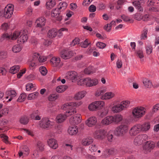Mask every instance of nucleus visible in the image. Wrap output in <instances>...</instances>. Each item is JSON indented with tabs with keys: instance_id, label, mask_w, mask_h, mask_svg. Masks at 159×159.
Returning <instances> with one entry per match:
<instances>
[{
	"instance_id": "f257e3e1",
	"label": "nucleus",
	"mask_w": 159,
	"mask_h": 159,
	"mask_svg": "<svg viewBox=\"0 0 159 159\" xmlns=\"http://www.w3.org/2000/svg\"><path fill=\"white\" fill-rule=\"evenodd\" d=\"M129 124V121L128 120H124L121 124L116 128L115 131V135L117 136H122L127 133Z\"/></svg>"
},
{
	"instance_id": "49530a36",
	"label": "nucleus",
	"mask_w": 159,
	"mask_h": 159,
	"mask_svg": "<svg viewBox=\"0 0 159 159\" xmlns=\"http://www.w3.org/2000/svg\"><path fill=\"white\" fill-rule=\"evenodd\" d=\"M84 72L87 74H90L94 72L93 67L92 66H89L85 68L84 70Z\"/></svg>"
},
{
	"instance_id": "473e14b6",
	"label": "nucleus",
	"mask_w": 159,
	"mask_h": 159,
	"mask_svg": "<svg viewBox=\"0 0 159 159\" xmlns=\"http://www.w3.org/2000/svg\"><path fill=\"white\" fill-rule=\"evenodd\" d=\"M67 116L65 114V113L64 114H61L58 115L56 117V120L57 122L60 123L64 122Z\"/></svg>"
},
{
	"instance_id": "2eb2a0df",
	"label": "nucleus",
	"mask_w": 159,
	"mask_h": 159,
	"mask_svg": "<svg viewBox=\"0 0 159 159\" xmlns=\"http://www.w3.org/2000/svg\"><path fill=\"white\" fill-rule=\"evenodd\" d=\"M91 78L87 77L82 78L79 80L77 82V84L79 86L90 87Z\"/></svg>"
},
{
	"instance_id": "de8ad7c7",
	"label": "nucleus",
	"mask_w": 159,
	"mask_h": 159,
	"mask_svg": "<svg viewBox=\"0 0 159 159\" xmlns=\"http://www.w3.org/2000/svg\"><path fill=\"white\" fill-rule=\"evenodd\" d=\"M44 143L41 141H39L37 144V148L40 151H42L44 150Z\"/></svg>"
},
{
	"instance_id": "a211bd4d",
	"label": "nucleus",
	"mask_w": 159,
	"mask_h": 159,
	"mask_svg": "<svg viewBox=\"0 0 159 159\" xmlns=\"http://www.w3.org/2000/svg\"><path fill=\"white\" fill-rule=\"evenodd\" d=\"M81 116L79 114H76L70 117V123L72 125H77L81 122Z\"/></svg>"
},
{
	"instance_id": "aec40b11",
	"label": "nucleus",
	"mask_w": 159,
	"mask_h": 159,
	"mask_svg": "<svg viewBox=\"0 0 159 159\" xmlns=\"http://www.w3.org/2000/svg\"><path fill=\"white\" fill-rule=\"evenodd\" d=\"M32 57L34 60L41 63L45 61L47 59L46 57L41 56L40 54L37 52L34 53L32 55Z\"/></svg>"
},
{
	"instance_id": "e2e57ef3",
	"label": "nucleus",
	"mask_w": 159,
	"mask_h": 159,
	"mask_svg": "<svg viewBox=\"0 0 159 159\" xmlns=\"http://www.w3.org/2000/svg\"><path fill=\"white\" fill-rule=\"evenodd\" d=\"M106 91V90L104 89H101L97 90L95 93V95L96 96H99L102 95L103 93Z\"/></svg>"
},
{
	"instance_id": "e433bc0d",
	"label": "nucleus",
	"mask_w": 159,
	"mask_h": 159,
	"mask_svg": "<svg viewBox=\"0 0 159 159\" xmlns=\"http://www.w3.org/2000/svg\"><path fill=\"white\" fill-rule=\"evenodd\" d=\"M57 34V30L54 29H52L50 30L48 33V36L50 38L55 37Z\"/></svg>"
},
{
	"instance_id": "13d9d810",
	"label": "nucleus",
	"mask_w": 159,
	"mask_h": 159,
	"mask_svg": "<svg viewBox=\"0 0 159 159\" xmlns=\"http://www.w3.org/2000/svg\"><path fill=\"white\" fill-rule=\"evenodd\" d=\"M68 31V29L65 28H63L60 29L57 32V34L59 36H61L63 34V32L64 31H66V32H67Z\"/></svg>"
},
{
	"instance_id": "8fccbe9b",
	"label": "nucleus",
	"mask_w": 159,
	"mask_h": 159,
	"mask_svg": "<svg viewBox=\"0 0 159 159\" xmlns=\"http://www.w3.org/2000/svg\"><path fill=\"white\" fill-rule=\"evenodd\" d=\"M28 61L30 62V66L32 67H35L38 62L37 61L34 60L32 56L29 58Z\"/></svg>"
},
{
	"instance_id": "9b49d317",
	"label": "nucleus",
	"mask_w": 159,
	"mask_h": 159,
	"mask_svg": "<svg viewBox=\"0 0 159 159\" xmlns=\"http://www.w3.org/2000/svg\"><path fill=\"white\" fill-rule=\"evenodd\" d=\"M6 94L7 96L4 99L7 102H10L14 99L17 95L16 91L13 90H7Z\"/></svg>"
},
{
	"instance_id": "6e6552de",
	"label": "nucleus",
	"mask_w": 159,
	"mask_h": 159,
	"mask_svg": "<svg viewBox=\"0 0 159 159\" xmlns=\"http://www.w3.org/2000/svg\"><path fill=\"white\" fill-rule=\"evenodd\" d=\"M148 136L145 134H140L137 136L134 140V143L136 146H139L144 141L148 140Z\"/></svg>"
},
{
	"instance_id": "f3484780",
	"label": "nucleus",
	"mask_w": 159,
	"mask_h": 159,
	"mask_svg": "<svg viewBox=\"0 0 159 159\" xmlns=\"http://www.w3.org/2000/svg\"><path fill=\"white\" fill-rule=\"evenodd\" d=\"M74 53L72 51H69L66 50H63L60 53L61 57L65 59H67L70 58L74 56Z\"/></svg>"
},
{
	"instance_id": "ea45409f",
	"label": "nucleus",
	"mask_w": 159,
	"mask_h": 159,
	"mask_svg": "<svg viewBox=\"0 0 159 159\" xmlns=\"http://www.w3.org/2000/svg\"><path fill=\"white\" fill-rule=\"evenodd\" d=\"M51 159H72V158L68 156H65L61 157L60 155L57 154L52 156Z\"/></svg>"
},
{
	"instance_id": "6ab92c4d",
	"label": "nucleus",
	"mask_w": 159,
	"mask_h": 159,
	"mask_svg": "<svg viewBox=\"0 0 159 159\" xmlns=\"http://www.w3.org/2000/svg\"><path fill=\"white\" fill-rule=\"evenodd\" d=\"M47 143L49 147L53 149H57L58 146L57 140L54 138L48 139L47 140Z\"/></svg>"
},
{
	"instance_id": "1a4fd4ad",
	"label": "nucleus",
	"mask_w": 159,
	"mask_h": 159,
	"mask_svg": "<svg viewBox=\"0 0 159 159\" xmlns=\"http://www.w3.org/2000/svg\"><path fill=\"white\" fill-rule=\"evenodd\" d=\"M107 133V131L105 129H98L94 132L93 136L95 139L102 140L105 138Z\"/></svg>"
},
{
	"instance_id": "5fc2aeb1",
	"label": "nucleus",
	"mask_w": 159,
	"mask_h": 159,
	"mask_svg": "<svg viewBox=\"0 0 159 159\" xmlns=\"http://www.w3.org/2000/svg\"><path fill=\"white\" fill-rule=\"evenodd\" d=\"M148 31L147 29H144L141 34L140 38L141 39L145 40L147 38Z\"/></svg>"
},
{
	"instance_id": "7ed1b4c3",
	"label": "nucleus",
	"mask_w": 159,
	"mask_h": 159,
	"mask_svg": "<svg viewBox=\"0 0 159 159\" xmlns=\"http://www.w3.org/2000/svg\"><path fill=\"white\" fill-rule=\"evenodd\" d=\"M105 106V102L103 101H97L91 103L88 106V109L92 111L102 109Z\"/></svg>"
},
{
	"instance_id": "2f4dec72",
	"label": "nucleus",
	"mask_w": 159,
	"mask_h": 159,
	"mask_svg": "<svg viewBox=\"0 0 159 159\" xmlns=\"http://www.w3.org/2000/svg\"><path fill=\"white\" fill-rule=\"evenodd\" d=\"M111 109L114 113H119L123 111L120 103L114 105L111 107Z\"/></svg>"
},
{
	"instance_id": "c03bdc74",
	"label": "nucleus",
	"mask_w": 159,
	"mask_h": 159,
	"mask_svg": "<svg viewBox=\"0 0 159 159\" xmlns=\"http://www.w3.org/2000/svg\"><path fill=\"white\" fill-rule=\"evenodd\" d=\"M20 66L18 65L13 66L10 68V72L12 74L17 73L19 70Z\"/></svg>"
},
{
	"instance_id": "052dcab7",
	"label": "nucleus",
	"mask_w": 159,
	"mask_h": 159,
	"mask_svg": "<svg viewBox=\"0 0 159 159\" xmlns=\"http://www.w3.org/2000/svg\"><path fill=\"white\" fill-rule=\"evenodd\" d=\"M64 146L65 149L71 152L73 150V146L71 144L66 143Z\"/></svg>"
},
{
	"instance_id": "a878e982",
	"label": "nucleus",
	"mask_w": 159,
	"mask_h": 159,
	"mask_svg": "<svg viewBox=\"0 0 159 159\" xmlns=\"http://www.w3.org/2000/svg\"><path fill=\"white\" fill-rule=\"evenodd\" d=\"M140 127L141 132L145 133L148 131L150 128V123L149 122H145L143 124H140Z\"/></svg>"
},
{
	"instance_id": "3c124183",
	"label": "nucleus",
	"mask_w": 159,
	"mask_h": 159,
	"mask_svg": "<svg viewBox=\"0 0 159 159\" xmlns=\"http://www.w3.org/2000/svg\"><path fill=\"white\" fill-rule=\"evenodd\" d=\"M39 70L41 74L43 76L45 75L48 72L46 68L43 66L40 67L39 68Z\"/></svg>"
},
{
	"instance_id": "864d4df0",
	"label": "nucleus",
	"mask_w": 159,
	"mask_h": 159,
	"mask_svg": "<svg viewBox=\"0 0 159 159\" xmlns=\"http://www.w3.org/2000/svg\"><path fill=\"white\" fill-rule=\"evenodd\" d=\"M27 97L26 94L25 93L21 94L17 100V101L19 102H22L24 101Z\"/></svg>"
},
{
	"instance_id": "b1692460",
	"label": "nucleus",
	"mask_w": 159,
	"mask_h": 159,
	"mask_svg": "<svg viewBox=\"0 0 159 159\" xmlns=\"http://www.w3.org/2000/svg\"><path fill=\"white\" fill-rule=\"evenodd\" d=\"M97 120L96 117L92 116L90 117L85 122L86 124L89 127H92L97 123Z\"/></svg>"
},
{
	"instance_id": "412c9836",
	"label": "nucleus",
	"mask_w": 159,
	"mask_h": 159,
	"mask_svg": "<svg viewBox=\"0 0 159 159\" xmlns=\"http://www.w3.org/2000/svg\"><path fill=\"white\" fill-rule=\"evenodd\" d=\"M30 153V150L29 148L25 146L21 148L18 152V155L19 157H21L23 156H27Z\"/></svg>"
},
{
	"instance_id": "79ce46f5",
	"label": "nucleus",
	"mask_w": 159,
	"mask_h": 159,
	"mask_svg": "<svg viewBox=\"0 0 159 159\" xmlns=\"http://www.w3.org/2000/svg\"><path fill=\"white\" fill-rule=\"evenodd\" d=\"M60 12L61 11L57 8L53 9L51 11V16L52 17L57 16L60 14Z\"/></svg>"
},
{
	"instance_id": "cd10ccee",
	"label": "nucleus",
	"mask_w": 159,
	"mask_h": 159,
	"mask_svg": "<svg viewBox=\"0 0 159 159\" xmlns=\"http://www.w3.org/2000/svg\"><path fill=\"white\" fill-rule=\"evenodd\" d=\"M67 131L70 135H75L78 132V129L76 126H70L68 129Z\"/></svg>"
},
{
	"instance_id": "9d476101",
	"label": "nucleus",
	"mask_w": 159,
	"mask_h": 159,
	"mask_svg": "<svg viewBox=\"0 0 159 159\" xmlns=\"http://www.w3.org/2000/svg\"><path fill=\"white\" fill-rule=\"evenodd\" d=\"M22 30L24 31L23 32V34H20L18 39V41H19L20 43H23L27 41L28 39L27 34L30 32L29 28H28V30L25 29H23Z\"/></svg>"
},
{
	"instance_id": "f8f14e48",
	"label": "nucleus",
	"mask_w": 159,
	"mask_h": 159,
	"mask_svg": "<svg viewBox=\"0 0 159 159\" xmlns=\"http://www.w3.org/2000/svg\"><path fill=\"white\" fill-rule=\"evenodd\" d=\"M140 124H136L133 126L130 129L129 131V134L131 136H135L137 134L141 132Z\"/></svg>"
},
{
	"instance_id": "603ef678",
	"label": "nucleus",
	"mask_w": 159,
	"mask_h": 159,
	"mask_svg": "<svg viewBox=\"0 0 159 159\" xmlns=\"http://www.w3.org/2000/svg\"><path fill=\"white\" fill-rule=\"evenodd\" d=\"M29 121V119L26 116H23L20 118V122L23 124H26Z\"/></svg>"
},
{
	"instance_id": "c9c22d12",
	"label": "nucleus",
	"mask_w": 159,
	"mask_h": 159,
	"mask_svg": "<svg viewBox=\"0 0 159 159\" xmlns=\"http://www.w3.org/2000/svg\"><path fill=\"white\" fill-rule=\"evenodd\" d=\"M120 104L123 110L128 108L130 105V102L128 100L123 101L120 102Z\"/></svg>"
},
{
	"instance_id": "393cba45",
	"label": "nucleus",
	"mask_w": 159,
	"mask_h": 159,
	"mask_svg": "<svg viewBox=\"0 0 159 159\" xmlns=\"http://www.w3.org/2000/svg\"><path fill=\"white\" fill-rule=\"evenodd\" d=\"M35 23L37 27L42 28L45 25L46 19L43 17H39L37 19Z\"/></svg>"
},
{
	"instance_id": "a19ab883",
	"label": "nucleus",
	"mask_w": 159,
	"mask_h": 159,
	"mask_svg": "<svg viewBox=\"0 0 159 159\" xmlns=\"http://www.w3.org/2000/svg\"><path fill=\"white\" fill-rule=\"evenodd\" d=\"M22 49V48L19 44H16L13 46L12 50L14 53H17L20 52Z\"/></svg>"
},
{
	"instance_id": "bf43d9fd",
	"label": "nucleus",
	"mask_w": 159,
	"mask_h": 159,
	"mask_svg": "<svg viewBox=\"0 0 159 159\" xmlns=\"http://www.w3.org/2000/svg\"><path fill=\"white\" fill-rule=\"evenodd\" d=\"M90 44L88 43V39H85L84 42H81L80 44V45L81 47L83 48H86L88 47V45Z\"/></svg>"
},
{
	"instance_id": "ddd939ff",
	"label": "nucleus",
	"mask_w": 159,
	"mask_h": 159,
	"mask_svg": "<svg viewBox=\"0 0 159 159\" xmlns=\"http://www.w3.org/2000/svg\"><path fill=\"white\" fill-rule=\"evenodd\" d=\"M50 62L53 67L60 68L63 65L62 62L61 61L60 58L58 57H52L50 60Z\"/></svg>"
},
{
	"instance_id": "39448f33",
	"label": "nucleus",
	"mask_w": 159,
	"mask_h": 159,
	"mask_svg": "<svg viewBox=\"0 0 159 159\" xmlns=\"http://www.w3.org/2000/svg\"><path fill=\"white\" fill-rule=\"evenodd\" d=\"M70 102H67L63 104L61 108L64 110L66 111L65 114L68 116L74 115L76 112V110L73 105H70Z\"/></svg>"
},
{
	"instance_id": "69168bd1",
	"label": "nucleus",
	"mask_w": 159,
	"mask_h": 159,
	"mask_svg": "<svg viewBox=\"0 0 159 159\" xmlns=\"http://www.w3.org/2000/svg\"><path fill=\"white\" fill-rule=\"evenodd\" d=\"M32 21L31 20H28L27 21V23H26L25 26L24 28L23 29H26L28 30V28H29L31 30L30 27L32 26Z\"/></svg>"
},
{
	"instance_id": "f03ea898",
	"label": "nucleus",
	"mask_w": 159,
	"mask_h": 159,
	"mask_svg": "<svg viewBox=\"0 0 159 159\" xmlns=\"http://www.w3.org/2000/svg\"><path fill=\"white\" fill-rule=\"evenodd\" d=\"M14 8L12 4H7L4 8L3 11H0V16L5 18H10L13 14Z\"/></svg>"
},
{
	"instance_id": "6e6d98bb",
	"label": "nucleus",
	"mask_w": 159,
	"mask_h": 159,
	"mask_svg": "<svg viewBox=\"0 0 159 159\" xmlns=\"http://www.w3.org/2000/svg\"><path fill=\"white\" fill-rule=\"evenodd\" d=\"M98 83V79L95 78L91 79L90 81V87L95 86Z\"/></svg>"
},
{
	"instance_id": "72a5a7b5",
	"label": "nucleus",
	"mask_w": 159,
	"mask_h": 159,
	"mask_svg": "<svg viewBox=\"0 0 159 159\" xmlns=\"http://www.w3.org/2000/svg\"><path fill=\"white\" fill-rule=\"evenodd\" d=\"M56 4L55 0H49L47 2L46 4V8L48 10L51 9Z\"/></svg>"
},
{
	"instance_id": "774afa93",
	"label": "nucleus",
	"mask_w": 159,
	"mask_h": 159,
	"mask_svg": "<svg viewBox=\"0 0 159 159\" xmlns=\"http://www.w3.org/2000/svg\"><path fill=\"white\" fill-rule=\"evenodd\" d=\"M96 45L100 49H103L106 46L105 43L100 42H98Z\"/></svg>"
},
{
	"instance_id": "0e129e2a",
	"label": "nucleus",
	"mask_w": 159,
	"mask_h": 159,
	"mask_svg": "<svg viewBox=\"0 0 159 159\" xmlns=\"http://www.w3.org/2000/svg\"><path fill=\"white\" fill-rule=\"evenodd\" d=\"M108 113V110L107 109H104L101 112L100 116L102 118H103L107 116Z\"/></svg>"
},
{
	"instance_id": "423d86ee",
	"label": "nucleus",
	"mask_w": 159,
	"mask_h": 159,
	"mask_svg": "<svg viewBox=\"0 0 159 159\" xmlns=\"http://www.w3.org/2000/svg\"><path fill=\"white\" fill-rule=\"evenodd\" d=\"M24 31L21 30L20 31H16L13 33L11 35H9L7 34H3L1 36V40L2 41L4 40H8L11 39L12 40H16L17 38L18 39L20 37V34H23V32Z\"/></svg>"
},
{
	"instance_id": "20e7f679",
	"label": "nucleus",
	"mask_w": 159,
	"mask_h": 159,
	"mask_svg": "<svg viewBox=\"0 0 159 159\" xmlns=\"http://www.w3.org/2000/svg\"><path fill=\"white\" fill-rule=\"evenodd\" d=\"M146 111V108L143 107H135L132 110L133 116L135 119H139L145 114Z\"/></svg>"
},
{
	"instance_id": "f704fd0d",
	"label": "nucleus",
	"mask_w": 159,
	"mask_h": 159,
	"mask_svg": "<svg viewBox=\"0 0 159 159\" xmlns=\"http://www.w3.org/2000/svg\"><path fill=\"white\" fill-rule=\"evenodd\" d=\"M11 108L10 106L3 108L0 111V115L1 118L3 116H7L9 113V110Z\"/></svg>"
},
{
	"instance_id": "5701e85b",
	"label": "nucleus",
	"mask_w": 159,
	"mask_h": 159,
	"mask_svg": "<svg viewBox=\"0 0 159 159\" xmlns=\"http://www.w3.org/2000/svg\"><path fill=\"white\" fill-rule=\"evenodd\" d=\"M115 95V92H107L101 96V99L102 100H108L113 98Z\"/></svg>"
},
{
	"instance_id": "37998d69",
	"label": "nucleus",
	"mask_w": 159,
	"mask_h": 159,
	"mask_svg": "<svg viewBox=\"0 0 159 159\" xmlns=\"http://www.w3.org/2000/svg\"><path fill=\"white\" fill-rule=\"evenodd\" d=\"M67 6V4L66 2H61L59 3L57 8L59 9L60 11V10L63 11L66 8Z\"/></svg>"
},
{
	"instance_id": "7c9ffc66",
	"label": "nucleus",
	"mask_w": 159,
	"mask_h": 159,
	"mask_svg": "<svg viewBox=\"0 0 159 159\" xmlns=\"http://www.w3.org/2000/svg\"><path fill=\"white\" fill-rule=\"evenodd\" d=\"M93 142V139L91 137L85 138L83 139L81 141V144L84 146H88Z\"/></svg>"
},
{
	"instance_id": "4d7b16f0",
	"label": "nucleus",
	"mask_w": 159,
	"mask_h": 159,
	"mask_svg": "<svg viewBox=\"0 0 159 159\" xmlns=\"http://www.w3.org/2000/svg\"><path fill=\"white\" fill-rule=\"evenodd\" d=\"M137 56L140 59L144 57L143 51L141 49H139L136 52Z\"/></svg>"
},
{
	"instance_id": "09e8293b",
	"label": "nucleus",
	"mask_w": 159,
	"mask_h": 159,
	"mask_svg": "<svg viewBox=\"0 0 159 159\" xmlns=\"http://www.w3.org/2000/svg\"><path fill=\"white\" fill-rule=\"evenodd\" d=\"M145 48L147 54L149 55L152 53V47L151 44L146 45Z\"/></svg>"
},
{
	"instance_id": "a18cd8bd",
	"label": "nucleus",
	"mask_w": 159,
	"mask_h": 159,
	"mask_svg": "<svg viewBox=\"0 0 159 159\" xmlns=\"http://www.w3.org/2000/svg\"><path fill=\"white\" fill-rule=\"evenodd\" d=\"M39 94L38 92H35L30 94L28 96L27 98L28 100H32L38 97Z\"/></svg>"
},
{
	"instance_id": "58836bf2",
	"label": "nucleus",
	"mask_w": 159,
	"mask_h": 159,
	"mask_svg": "<svg viewBox=\"0 0 159 159\" xmlns=\"http://www.w3.org/2000/svg\"><path fill=\"white\" fill-rule=\"evenodd\" d=\"M68 88V86L66 85H63L57 86L56 89L57 92L59 93L64 92Z\"/></svg>"
},
{
	"instance_id": "680f3d73",
	"label": "nucleus",
	"mask_w": 159,
	"mask_h": 159,
	"mask_svg": "<svg viewBox=\"0 0 159 159\" xmlns=\"http://www.w3.org/2000/svg\"><path fill=\"white\" fill-rule=\"evenodd\" d=\"M97 147L94 144L91 145L89 147V151L91 152H94L96 151L97 149Z\"/></svg>"
},
{
	"instance_id": "bb28decb",
	"label": "nucleus",
	"mask_w": 159,
	"mask_h": 159,
	"mask_svg": "<svg viewBox=\"0 0 159 159\" xmlns=\"http://www.w3.org/2000/svg\"><path fill=\"white\" fill-rule=\"evenodd\" d=\"M113 123L115 124H119L123 120V116L120 114H116L112 116Z\"/></svg>"
},
{
	"instance_id": "dca6fc26",
	"label": "nucleus",
	"mask_w": 159,
	"mask_h": 159,
	"mask_svg": "<svg viewBox=\"0 0 159 159\" xmlns=\"http://www.w3.org/2000/svg\"><path fill=\"white\" fill-rule=\"evenodd\" d=\"M155 147V144L154 142L148 141L146 142L143 146V149L146 152H149L153 149Z\"/></svg>"
},
{
	"instance_id": "c756f323",
	"label": "nucleus",
	"mask_w": 159,
	"mask_h": 159,
	"mask_svg": "<svg viewBox=\"0 0 159 159\" xmlns=\"http://www.w3.org/2000/svg\"><path fill=\"white\" fill-rule=\"evenodd\" d=\"M143 3V0H140L133 2H132V4L139 11H143V9L142 7V5Z\"/></svg>"
},
{
	"instance_id": "338daca9",
	"label": "nucleus",
	"mask_w": 159,
	"mask_h": 159,
	"mask_svg": "<svg viewBox=\"0 0 159 159\" xmlns=\"http://www.w3.org/2000/svg\"><path fill=\"white\" fill-rule=\"evenodd\" d=\"M70 105H73L74 107H77L81 106L83 104V102L81 101H80L77 102H70Z\"/></svg>"
},
{
	"instance_id": "4be33fe9",
	"label": "nucleus",
	"mask_w": 159,
	"mask_h": 159,
	"mask_svg": "<svg viewBox=\"0 0 159 159\" xmlns=\"http://www.w3.org/2000/svg\"><path fill=\"white\" fill-rule=\"evenodd\" d=\"M113 123L112 116H108L103 118L101 121V124L103 125H108Z\"/></svg>"
},
{
	"instance_id": "4c0bfd02",
	"label": "nucleus",
	"mask_w": 159,
	"mask_h": 159,
	"mask_svg": "<svg viewBox=\"0 0 159 159\" xmlns=\"http://www.w3.org/2000/svg\"><path fill=\"white\" fill-rule=\"evenodd\" d=\"M143 83L144 86L147 88H151L153 86L151 81L146 78L143 80Z\"/></svg>"
},
{
	"instance_id": "4468645a",
	"label": "nucleus",
	"mask_w": 159,
	"mask_h": 159,
	"mask_svg": "<svg viewBox=\"0 0 159 159\" xmlns=\"http://www.w3.org/2000/svg\"><path fill=\"white\" fill-rule=\"evenodd\" d=\"M66 77L67 79L71 80L73 82L77 80L78 76L76 72L75 71H71L66 73Z\"/></svg>"
},
{
	"instance_id": "c85d7f7f",
	"label": "nucleus",
	"mask_w": 159,
	"mask_h": 159,
	"mask_svg": "<svg viewBox=\"0 0 159 159\" xmlns=\"http://www.w3.org/2000/svg\"><path fill=\"white\" fill-rule=\"evenodd\" d=\"M85 91H82L78 92L74 95V98L76 100H80L84 98L86 94Z\"/></svg>"
},
{
	"instance_id": "0eeeda50",
	"label": "nucleus",
	"mask_w": 159,
	"mask_h": 159,
	"mask_svg": "<svg viewBox=\"0 0 159 159\" xmlns=\"http://www.w3.org/2000/svg\"><path fill=\"white\" fill-rule=\"evenodd\" d=\"M40 126L44 129L50 128L52 127L54 124L53 121H50L48 117H43L39 122Z\"/></svg>"
}]
</instances>
